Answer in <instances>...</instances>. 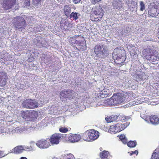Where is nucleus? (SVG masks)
Masks as SVG:
<instances>
[{"mask_svg":"<svg viewBox=\"0 0 159 159\" xmlns=\"http://www.w3.org/2000/svg\"><path fill=\"white\" fill-rule=\"evenodd\" d=\"M129 123H126L125 124L118 123L114 124L110 126L109 129V132L111 133H116L119 132L123 130L129 125Z\"/></svg>","mask_w":159,"mask_h":159,"instance_id":"20e7f679","label":"nucleus"},{"mask_svg":"<svg viewBox=\"0 0 159 159\" xmlns=\"http://www.w3.org/2000/svg\"><path fill=\"white\" fill-rule=\"evenodd\" d=\"M81 138L79 134H71L66 137V139L70 143H75L78 141Z\"/></svg>","mask_w":159,"mask_h":159,"instance_id":"4468645a","label":"nucleus"},{"mask_svg":"<svg viewBox=\"0 0 159 159\" xmlns=\"http://www.w3.org/2000/svg\"><path fill=\"white\" fill-rule=\"evenodd\" d=\"M121 141L124 144H126L128 141L126 138H125V139H123L122 140H121Z\"/></svg>","mask_w":159,"mask_h":159,"instance_id":"09e8293b","label":"nucleus"},{"mask_svg":"<svg viewBox=\"0 0 159 159\" xmlns=\"http://www.w3.org/2000/svg\"><path fill=\"white\" fill-rule=\"evenodd\" d=\"M105 120L107 122L109 123L114 121L115 120V118L113 116H110L106 117Z\"/></svg>","mask_w":159,"mask_h":159,"instance_id":"c9c22d12","label":"nucleus"},{"mask_svg":"<svg viewBox=\"0 0 159 159\" xmlns=\"http://www.w3.org/2000/svg\"><path fill=\"white\" fill-rule=\"evenodd\" d=\"M64 11L65 15L66 16H68L70 14L71 10L69 7L67 6H66L64 7Z\"/></svg>","mask_w":159,"mask_h":159,"instance_id":"cd10ccee","label":"nucleus"},{"mask_svg":"<svg viewBox=\"0 0 159 159\" xmlns=\"http://www.w3.org/2000/svg\"><path fill=\"white\" fill-rule=\"evenodd\" d=\"M97 98L93 99V101L90 103V106L92 107H97Z\"/></svg>","mask_w":159,"mask_h":159,"instance_id":"2f4dec72","label":"nucleus"},{"mask_svg":"<svg viewBox=\"0 0 159 159\" xmlns=\"http://www.w3.org/2000/svg\"><path fill=\"white\" fill-rule=\"evenodd\" d=\"M125 52L122 47L115 48L113 53V58L118 64L121 63L124 61Z\"/></svg>","mask_w":159,"mask_h":159,"instance_id":"f03ea898","label":"nucleus"},{"mask_svg":"<svg viewBox=\"0 0 159 159\" xmlns=\"http://www.w3.org/2000/svg\"><path fill=\"white\" fill-rule=\"evenodd\" d=\"M16 21L15 25V27L16 30H22L25 27L26 23L24 19L22 17H17L15 19Z\"/></svg>","mask_w":159,"mask_h":159,"instance_id":"0eeeda50","label":"nucleus"},{"mask_svg":"<svg viewBox=\"0 0 159 159\" xmlns=\"http://www.w3.org/2000/svg\"><path fill=\"white\" fill-rule=\"evenodd\" d=\"M41 0H33V4L35 7H38L40 5Z\"/></svg>","mask_w":159,"mask_h":159,"instance_id":"4c0bfd02","label":"nucleus"},{"mask_svg":"<svg viewBox=\"0 0 159 159\" xmlns=\"http://www.w3.org/2000/svg\"><path fill=\"white\" fill-rule=\"evenodd\" d=\"M30 102L31 103H30L29 105V108H34L38 107V104L35 100L31 99Z\"/></svg>","mask_w":159,"mask_h":159,"instance_id":"393cba45","label":"nucleus"},{"mask_svg":"<svg viewBox=\"0 0 159 159\" xmlns=\"http://www.w3.org/2000/svg\"><path fill=\"white\" fill-rule=\"evenodd\" d=\"M77 95V93L74 91L68 90L67 91H63L61 92L60 98L62 101H65L66 98H73Z\"/></svg>","mask_w":159,"mask_h":159,"instance_id":"39448f33","label":"nucleus"},{"mask_svg":"<svg viewBox=\"0 0 159 159\" xmlns=\"http://www.w3.org/2000/svg\"><path fill=\"white\" fill-rule=\"evenodd\" d=\"M157 14L158 15L159 14V8L157 9Z\"/></svg>","mask_w":159,"mask_h":159,"instance_id":"5fc2aeb1","label":"nucleus"},{"mask_svg":"<svg viewBox=\"0 0 159 159\" xmlns=\"http://www.w3.org/2000/svg\"><path fill=\"white\" fill-rule=\"evenodd\" d=\"M119 139L121 140H122L124 139H125L126 138L125 136V135L122 134L121 135H120V137H119Z\"/></svg>","mask_w":159,"mask_h":159,"instance_id":"c03bdc74","label":"nucleus"},{"mask_svg":"<svg viewBox=\"0 0 159 159\" xmlns=\"http://www.w3.org/2000/svg\"><path fill=\"white\" fill-rule=\"evenodd\" d=\"M5 130H2V129L0 128V134L2 133H6L5 132Z\"/></svg>","mask_w":159,"mask_h":159,"instance_id":"3c124183","label":"nucleus"},{"mask_svg":"<svg viewBox=\"0 0 159 159\" xmlns=\"http://www.w3.org/2000/svg\"><path fill=\"white\" fill-rule=\"evenodd\" d=\"M101 0H92L91 2L93 4H94Z\"/></svg>","mask_w":159,"mask_h":159,"instance_id":"a18cd8bd","label":"nucleus"},{"mask_svg":"<svg viewBox=\"0 0 159 159\" xmlns=\"http://www.w3.org/2000/svg\"><path fill=\"white\" fill-rule=\"evenodd\" d=\"M20 159H27V158L25 157H22L20 158Z\"/></svg>","mask_w":159,"mask_h":159,"instance_id":"6e6d98bb","label":"nucleus"},{"mask_svg":"<svg viewBox=\"0 0 159 159\" xmlns=\"http://www.w3.org/2000/svg\"><path fill=\"white\" fill-rule=\"evenodd\" d=\"M136 78L138 81H141L146 79L147 76L144 73L137 74L136 75Z\"/></svg>","mask_w":159,"mask_h":159,"instance_id":"aec40b11","label":"nucleus"},{"mask_svg":"<svg viewBox=\"0 0 159 159\" xmlns=\"http://www.w3.org/2000/svg\"><path fill=\"white\" fill-rule=\"evenodd\" d=\"M143 57L147 59L155 62L153 64H156L158 63L159 54L156 50L150 48H147L143 50Z\"/></svg>","mask_w":159,"mask_h":159,"instance_id":"f257e3e1","label":"nucleus"},{"mask_svg":"<svg viewBox=\"0 0 159 159\" xmlns=\"http://www.w3.org/2000/svg\"><path fill=\"white\" fill-rule=\"evenodd\" d=\"M133 104H131V105H137L139 104H140L142 103V102L139 100L138 102H135V101L133 102Z\"/></svg>","mask_w":159,"mask_h":159,"instance_id":"37998d69","label":"nucleus"},{"mask_svg":"<svg viewBox=\"0 0 159 159\" xmlns=\"http://www.w3.org/2000/svg\"><path fill=\"white\" fill-rule=\"evenodd\" d=\"M151 159H159V151L158 149L155 150L152 153Z\"/></svg>","mask_w":159,"mask_h":159,"instance_id":"bb28decb","label":"nucleus"},{"mask_svg":"<svg viewBox=\"0 0 159 159\" xmlns=\"http://www.w3.org/2000/svg\"><path fill=\"white\" fill-rule=\"evenodd\" d=\"M30 2L29 0H27L25 1V5L26 6H29L30 5Z\"/></svg>","mask_w":159,"mask_h":159,"instance_id":"49530a36","label":"nucleus"},{"mask_svg":"<svg viewBox=\"0 0 159 159\" xmlns=\"http://www.w3.org/2000/svg\"><path fill=\"white\" fill-rule=\"evenodd\" d=\"M129 119V118L128 116H123L121 117V120L122 122L128 120Z\"/></svg>","mask_w":159,"mask_h":159,"instance_id":"ea45409f","label":"nucleus"},{"mask_svg":"<svg viewBox=\"0 0 159 159\" xmlns=\"http://www.w3.org/2000/svg\"><path fill=\"white\" fill-rule=\"evenodd\" d=\"M7 76L6 73L4 72H0V86H3L7 82Z\"/></svg>","mask_w":159,"mask_h":159,"instance_id":"f3484780","label":"nucleus"},{"mask_svg":"<svg viewBox=\"0 0 159 159\" xmlns=\"http://www.w3.org/2000/svg\"><path fill=\"white\" fill-rule=\"evenodd\" d=\"M72 43L78 44L80 47H79V48H78V49L80 51H83L86 49V47L85 45V42H80L79 41L77 40L74 39L73 40Z\"/></svg>","mask_w":159,"mask_h":159,"instance_id":"a211bd4d","label":"nucleus"},{"mask_svg":"<svg viewBox=\"0 0 159 159\" xmlns=\"http://www.w3.org/2000/svg\"><path fill=\"white\" fill-rule=\"evenodd\" d=\"M81 0H73V3L75 4H77L80 2Z\"/></svg>","mask_w":159,"mask_h":159,"instance_id":"8fccbe9b","label":"nucleus"},{"mask_svg":"<svg viewBox=\"0 0 159 159\" xmlns=\"http://www.w3.org/2000/svg\"><path fill=\"white\" fill-rule=\"evenodd\" d=\"M111 98L114 105L122 103L125 101V99L124 95L120 93L114 94Z\"/></svg>","mask_w":159,"mask_h":159,"instance_id":"423d86ee","label":"nucleus"},{"mask_svg":"<svg viewBox=\"0 0 159 159\" xmlns=\"http://www.w3.org/2000/svg\"><path fill=\"white\" fill-rule=\"evenodd\" d=\"M95 8L96 10L93 11V14L95 15H100L102 17L103 14V12L101 7L99 6H98L95 7Z\"/></svg>","mask_w":159,"mask_h":159,"instance_id":"6ab92c4d","label":"nucleus"},{"mask_svg":"<svg viewBox=\"0 0 159 159\" xmlns=\"http://www.w3.org/2000/svg\"><path fill=\"white\" fill-rule=\"evenodd\" d=\"M25 132L26 133H29L31 132H32L34 129L33 127H25Z\"/></svg>","mask_w":159,"mask_h":159,"instance_id":"f704fd0d","label":"nucleus"},{"mask_svg":"<svg viewBox=\"0 0 159 159\" xmlns=\"http://www.w3.org/2000/svg\"><path fill=\"white\" fill-rule=\"evenodd\" d=\"M15 0H4L3 8L6 10L10 9L15 3Z\"/></svg>","mask_w":159,"mask_h":159,"instance_id":"2eb2a0df","label":"nucleus"},{"mask_svg":"<svg viewBox=\"0 0 159 159\" xmlns=\"http://www.w3.org/2000/svg\"><path fill=\"white\" fill-rule=\"evenodd\" d=\"M103 106H111L114 105L112 98L106 100H102Z\"/></svg>","mask_w":159,"mask_h":159,"instance_id":"5701e85b","label":"nucleus"},{"mask_svg":"<svg viewBox=\"0 0 159 159\" xmlns=\"http://www.w3.org/2000/svg\"><path fill=\"white\" fill-rule=\"evenodd\" d=\"M20 89H23L24 88V84H20Z\"/></svg>","mask_w":159,"mask_h":159,"instance_id":"864d4df0","label":"nucleus"},{"mask_svg":"<svg viewBox=\"0 0 159 159\" xmlns=\"http://www.w3.org/2000/svg\"><path fill=\"white\" fill-rule=\"evenodd\" d=\"M108 152L106 151H103L100 153V155L102 159H108L107 158L108 154Z\"/></svg>","mask_w":159,"mask_h":159,"instance_id":"c85d7f7f","label":"nucleus"},{"mask_svg":"<svg viewBox=\"0 0 159 159\" xmlns=\"http://www.w3.org/2000/svg\"><path fill=\"white\" fill-rule=\"evenodd\" d=\"M94 51L98 57L104 58L106 55V50L103 46H96L94 49Z\"/></svg>","mask_w":159,"mask_h":159,"instance_id":"6e6552de","label":"nucleus"},{"mask_svg":"<svg viewBox=\"0 0 159 159\" xmlns=\"http://www.w3.org/2000/svg\"><path fill=\"white\" fill-rule=\"evenodd\" d=\"M54 113H56L57 112V109L56 108H55V109L54 110Z\"/></svg>","mask_w":159,"mask_h":159,"instance_id":"4d7b16f0","label":"nucleus"},{"mask_svg":"<svg viewBox=\"0 0 159 159\" xmlns=\"http://www.w3.org/2000/svg\"><path fill=\"white\" fill-rule=\"evenodd\" d=\"M99 135L98 131L94 129H91L86 131L83 134L82 138L84 140L89 142L96 139Z\"/></svg>","mask_w":159,"mask_h":159,"instance_id":"7ed1b4c3","label":"nucleus"},{"mask_svg":"<svg viewBox=\"0 0 159 159\" xmlns=\"http://www.w3.org/2000/svg\"><path fill=\"white\" fill-rule=\"evenodd\" d=\"M59 131L62 133H66L67 132L68 130L69 129L65 127H61L59 129Z\"/></svg>","mask_w":159,"mask_h":159,"instance_id":"e433bc0d","label":"nucleus"},{"mask_svg":"<svg viewBox=\"0 0 159 159\" xmlns=\"http://www.w3.org/2000/svg\"><path fill=\"white\" fill-rule=\"evenodd\" d=\"M100 98V97L98 96L97 107L103 106V101L102 100H101Z\"/></svg>","mask_w":159,"mask_h":159,"instance_id":"72a5a7b5","label":"nucleus"},{"mask_svg":"<svg viewBox=\"0 0 159 159\" xmlns=\"http://www.w3.org/2000/svg\"><path fill=\"white\" fill-rule=\"evenodd\" d=\"M79 14L76 12H72L70 16V18H73L74 19L77 20L78 18V16Z\"/></svg>","mask_w":159,"mask_h":159,"instance_id":"473e14b6","label":"nucleus"},{"mask_svg":"<svg viewBox=\"0 0 159 159\" xmlns=\"http://www.w3.org/2000/svg\"><path fill=\"white\" fill-rule=\"evenodd\" d=\"M91 20L92 21H97L98 20H100L99 19L98 20V18H94V20H93L91 18Z\"/></svg>","mask_w":159,"mask_h":159,"instance_id":"603ef678","label":"nucleus"},{"mask_svg":"<svg viewBox=\"0 0 159 159\" xmlns=\"http://www.w3.org/2000/svg\"><path fill=\"white\" fill-rule=\"evenodd\" d=\"M21 116L24 119L28 121H30L31 120L30 119V111H22L21 113Z\"/></svg>","mask_w":159,"mask_h":159,"instance_id":"4be33fe9","label":"nucleus"},{"mask_svg":"<svg viewBox=\"0 0 159 159\" xmlns=\"http://www.w3.org/2000/svg\"><path fill=\"white\" fill-rule=\"evenodd\" d=\"M129 103H131L132 104V103H131V102H129Z\"/></svg>","mask_w":159,"mask_h":159,"instance_id":"bf43d9fd","label":"nucleus"},{"mask_svg":"<svg viewBox=\"0 0 159 159\" xmlns=\"http://www.w3.org/2000/svg\"><path fill=\"white\" fill-rule=\"evenodd\" d=\"M6 155H4L3 152L0 151V158L5 156Z\"/></svg>","mask_w":159,"mask_h":159,"instance_id":"de8ad7c7","label":"nucleus"},{"mask_svg":"<svg viewBox=\"0 0 159 159\" xmlns=\"http://www.w3.org/2000/svg\"><path fill=\"white\" fill-rule=\"evenodd\" d=\"M36 145L39 148L42 149L47 148L50 146L48 141L45 139L38 141L36 143Z\"/></svg>","mask_w":159,"mask_h":159,"instance_id":"ddd939ff","label":"nucleus"},{"mask_svg":"<svg viewBox=\"0 0 159 159\" xmlns=\"http://www.w3.org/2000/svg\"><path fill=\"white\" fill-rule=\"evenodd\" d=\"M33 143L34 144V142H33V141H31V142H30V144H32Z\"/></svg>","mask_w":159,"mask_h":159,"instance_id":"13d9d810","label":"nucleus"},{"mask_svg":"<svg viewBox=\"0 0 159 159\" xmlns=\"http://www.w3.org/2000/svg\"><path fill=\"white\" fill-rule=\"evenodd\" d=\"M98 92L97 96L100 98H104L110 95V91L109 89L107 88H104Z\"/></svg>","mask_w":159,"mask_h":159,"instance_id":"dca6fc26","label":"nucleus"},{"mask_svg":"<svg viewBox=\"0 0 159 159\" xmlns=\"http://www.w3.org/2000/svg\"><path fill=\"white\" fill-rule=\"evenodd\" d=\"M114 7L117 9H120L123 6V3L120 0H114L113 3Z\"/></svg>","mask_w":159,"mask_h":159,"instance_id":"412c9836","label":"nucleus"},{"mask_svg":"<svg viewBox=\"0 0 159 159\" xmlns=\"http://www.w3.org/2000/svg\"><path fill=\"white\" fill-rule=\"evenodd\" d=\"M61 134H53L49 139L50 143L52 145L58 144L59 143L60 140L61 138Z\"/></svg>","mask_w":159,"mask_h":159,"instance_id":"9b49d317","label":"nucleus"},{"mask_svg":"<svg viewBox=\"0 0 159 159\" xmlns=\"http://www.w3.org/2000/svg\"><path fill=\"white\" fill-rule=\"evenodd\" d=\"M30 149L31 150H33L32 149L31 146H30V147H25L22 146H18L16 147L10 151V152L11 153H16L17 154H19L22 153L24 150L25 149Z\"/></svg>","mask_w":159,"mask_h":159,"instance_id":"f8f14e48","label":"nucleus"},{"mask_svg":"<svg viewBox=\"0 0 159 159\" xmlns=\"http://www.w3.org/2000/svg\"><path fill=\"white\" fill-rule=\"evenodd\" d=\"M140 10L141 11H143L145 9V5L144 4L143 2L141 1L140 2Z\"/></svg>","mask_w":159,"mask_h":159,"instance_id":"58836bf2","label":"nucleus"},{"mask_svg":"<svg viewBox=\"0 0 159 159\" xmlns=\"http://www.w3.org/2000/svg\"><path fill=\"white\" fill-rule=\"evenodd\" d=\"M148 123L149 122L152 125H157L159 124V118L157 116L152 115L146 116L144 119Z\"/></svg>","mask_w":159,"mask_h":159,"instance_id":"9d476101","label":"nucleus"},{"mask_svg":"<svg viewBox=\"0 0 159 159\" xmlns=\"http://www.w3.org/2000/svg\"><path fill=\"white\" fill-rule=\"evenodd\" d=\"M128 153H129L130 156H131L133 154H136L137 155L138 153V152L137 150H135L134 151H131V152H129Z\"/></svg>","mask_w":159,"mask_h":159,"instance_id":"79ce46f5","label":"nucleus"},{"mask_svg":"<svg viewBox=\"0 0 159 159\" xmlns=\"http://www.w3.org/2000/svg\"><path fill=\"white\" fill-rule=\"evenodd\" d=\"M40 112L33 111H30V119H31L30 121L32 120L33 119L37 118L39 116Z\"/></svg>","mask_w":159,"mask_h":159,"instance_id":"b1692460","label":"nucleus"},{"mask_svg":"<svg viewBox=\"0 0 159 159\" xmlns=\"http://www.w3.org/2000/svg\"><path fill=\"white\" fill-rule=\"evenodd\" d=\"M25 127L24 126L18 127L15 129L11 128L6 129L5 132L7 134L10 135H14L15 133H21L23 132H25Z\"/></svg>","mask_w":159,"mask_h":159,"instance_id":"1a4fd4ad","label":"nucleus"},{"mask_svg":"<svg viewBox=\"0 0 159 159\" xmlns=\"http://www.w3.org/2000/svg\"><path fill=\"white\" fill-rule=\"evenodd\" d=\"M157 8L154 7L149 11L148 13L152 14V15H151V16H154L157 15Z\"/></svg>","mask_w":159,"mask_h":159,"instance_id":"c756f323","label":"nucleus"},{"mask_svg":"<svg viewBox=\"0 0 159 159\" xmlns=\"http://www.w3.org/2000/svg\"><path fill=\"white\" fill-rule=\"evenodd\" d=\"M137 143L136 141H130L128 142L127 145L128 147L131 148H134L136 146Z\"/></svg>","mask_w":159,"mask_h":159,"instance_id":"7c9ffc66","label":"nucleus"},{"mask_svg":"<svg viewBox=\"0 0 159 159\" xmlns=\"http://www.w3.org/2000/svg\"><path fill=\"white\" fill-rule=\"evenodd\" d=\"M31 99H28L25 100L22 103L23 106L24 107L29 108V105L31 103Z\"/></svg>","mask_w":159,"mask_h":159,"instance_id":"a878e982","label":"nucleus"},{"mask_svg":"<svg viewBox=\"0 0 159 159\" xmlns=\"http://www.w3.org/2000/svg\"><path fill=\"white\" fill-rule=\"evenodd\" d=\"M67 158L66 159H74L75 157L71 153L68 154Z\"/></svg>","mask_w":159,"mask_h":159,"instance_id":"a19ab883","label":"nucleus"}]
</instances>
